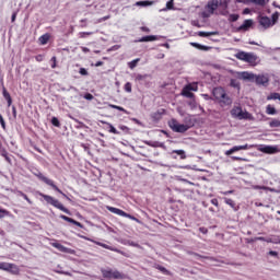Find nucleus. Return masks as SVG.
<instances>
[{
	"instance_id": "nucleus-22",
	"label": "nucleus",
	"mask_w": 280,
	"mask_h": 280,
	"mask_svg": "<svg viewBox=\"0 0 280 280\" xmlns=\"http://www.w3.org/2000/svg\"><path fill=\"white\" fill-rule=\"evenodd\" d=\"M2 95H3L4 100H7L8 106H12V96H10V92L8 90H5V88H3V90H2Z\"/></svg>"
},
{
	"instance_id": "nucleus-9",
	"label": "nucleus",
	"mask_w": 280,
	"mask_h": 280,
	"mask_svg": "<svg viewBox=\"0 0 280 280\" xmlns=\"http://www.w3.org/2000/svg\"><path fill=\"white\" fill-rule=\"evenodd\" d=\"M260 152H264V154H278L280 149L279 145H262Z\"/></svg>"
},
{
	"instance_id": "nucleus-26",
	"label": "nucleus",
	"mask_w": 280,
	"mask_h": 280,
	"mask_svg": "<svg viewBox=\"0 0 280 280\" xmlns=\"http://www.w3.org/2000/svg\"><path fill=\"white\" fill-rule=\"evenodd\" d=\"M267 115H277V109L272 107L271 105H267L266 107Z\"/></svg>"
},
{
	"instance_id": "nucleus-37",
	"label": "nucleus",
	"mask_w": 280,
	"mask_h": 280,
	"mask_svg": "<svg viewBox=\"0 0 280 280\" xmlns=\"http://www.w3.org/2000/svg\"><path fill=\"white\" fill-rule=\"evenodd\" d=\"M125 91H126L127 93H132V84H131L130 82H127V83L125 84Z\"/></svg>"
},
{
	"instance_id": "nucleus-43",
	"label": "nucleus",
	"mask_w": 280,
	"mask_h": 280,
	"mask_svg": "<svg viewBox=\"0 0 280 280\" xmlns=\"http://www.w3.org/2000/svg\"><path fill=\"white\" fill-rule=\"evenodd\" d=\"M187 89H189L190 91H198V85L196 84H188L186 85Z\"/></svg>"
},
{
	"instance_id": "nucleus-42",
	"label": "nucleus",
	"mask_w": 280,
	"mask_h": 280,
	"mask_svg": "<svg viewBox=\"0 0 280 280\" xmlns=\"http://www.w3.org/2000/svg\"><path fill=\"white\" fill-rule=\"evenodd\" d=\"M0 126L3 130H5V119H3V115L0 114Z\"/></svg>"
},
{
	"instance_id": "nucleus-34",
	"label": "nucleus",
	"mask_w": 280,
	"mask_h": 280,
	"mask_svg": "<svg viewBox=\"0 0 280 280\" xmlns=\"http://www.w3.org/2000/svg\"><path fill=\"white\" fill-rule=\"evenodd\" d=\"M145 143H147V145H150L151 148H163V143H159V142L152 143L150 141H147Z\"/></svg>"
},
{
	"instance_id": "nucleus-5",
	"label": "nucleus",
	"mask_w": 280,
	"mask_h": 280,
	"mask_svg": "<svg viewBox=\"0 0 280 280\" xmlns=\"http://www.w3.org/2000/svg\"><path fill=\"white\" fill-rule=\"evenodd\" d=\"M231 115L234 119H240V120L247 119L248 121H253V119H255L253 117V114H250L246 110L245 112L242 110V107H240V106L232 108Z\"/></svg>"
},
{
	"instance_id": "nucleus-32",
	"label": "nucleus",
	"mask_w": 280,
	"mask_h": 280,
	"mask_svg": "<svg viewBox=\"0 0 280 280\" xmlns=\"http://www.w3.org/2000/svg\"><path fill=\"white\" fill-rule=\"evenodd\" d=\"M270 128H280V120L279 119H272L269 122Z\"/></svg>"
},
{
	"instance_id": "nucleus-61",
	"label": "nucleus",
	"mask_w": 280,
	"mask_h": 280,
	"mask_svg": "<svg viewBox=\"0 0 280 280\" xmlns=\"http://www.w3.org/2000/svg\"><path fill=\"white\" fill-rule=\"evenodd\" d=\"M81 49H82L83 54H89V51H91V49H89L84 46H82Z\"/></svg>"
},
{
	"instance_id": "nucleus-38",
	"label": "nucleus",
	"mask_w": 280,
	"mask_h": 280,
	"mask_svg": "<svg viewBox=\"0 0 280 280\" xmlns=\"http://www.w3.org/2000/svg\"><path fill=\"white\" fill-rule=\"evenodd\" d=\"M60 219L65 220L66 222H70V224H73V221H74L72 218H69V217H67L65 214H61Z\"/></svg>"
},
{
	"instance_id": "nucleus-20",
	"label": "nucleus",
	"mask_w": 280,
	"mask_h": 280,
	"mask_svg": "<svg viewBox=\"0 0 280 280\" xmlns=\"http://www.w3.org/2000/svg\"><path fill=\"white\" fill-rule=\"evenodd\" d=\"M218 32H203L199 31L197 33V36H200L201 38H209V36H217Z\"/></svg>"
},
{
	"instance_id": "nucleus-23",
	"label": "nucleus",
	"mask_w": 280,
	"mask_h": 280,
	"mask_svg": "<svg viewBox=\"0 0 280 280\" xmlns=\"http://www.w3.org/2000/svg\"><path fill=\"white\" fill-rule=\"evenodd\" d=\"M12 268L16 267L10 262H0V270H12Z\"/></svg>"
},
{
	"instance_id": "nucleus-24",
	"label": "nucleus",
	"mask_w": 280,
	"mask_h": 280,
	"mask_svg": "<svg viewBox=\"0 0 280 280\" xmlns=\"http://www.w3.org/2000/svg\"><path fill=\"white\" fill-rule=\"evenodd\" d=\"M182 95H184V97H188L189 100H194V93H191V91L186 86L183 89Z\"/></svg>"
},
{
	"instance_id": "nucleus-19",
	"label": "nucleus",
	"mask_w": 280,
	"mask_h": 280,
	"mask_svg": "<svg viewBox=\"0 0 280 280\" xmlns=\"http://www.w3.org/2000/svg\"><path fill=\"white\" fill-rule=\"evenodd\" d=\"M138 8H148L149 5H154V1L144 0V1H138L135 3Z\"/></svg>"
},
{
	"instance_id": "nucleus-17",
	"label": "nucleus",
	"mask_w": 280,
	"mask_h": 280,
	"mask_svg": "<svg viewBox=\"0 0 280 280\" xmlns=\"http://www.w3.org/2000/svg\"><path fill=\"white\" fill-rule=\"evenodd\" d=\"M51 246H54V248H57V250H60V253H71V249H69V247H65L60 243H51Z\"/></svg>"
},
{
	"instance_id": "nucleus-6",
	"label": "nucleus",
	"mask_w": 280,
	"mask_h": 280,
	"mask_svg": "<svg viewBox=\"0 0 280 280\" xmlns=\"http://www.w3.org/2000/svg\"><path fill=\"white\" fill-rule=\"evenodd\" d=\"M107 211H109L110 213H115V215H120L121 218H128L129 220H133L135 222H139V219H137L136 217H132L131 214H128L127 212H125L121 209L107 206Z\"/></svg>"
},
{
	"instance_id": "nucleus-12",
	"label": "nucleus",
	"mask_w": 280,
	"mask_h": 280,
	"mask_svg": "<svg viewBox=\"0 0 280 280\" xmlns=\"http://www.w3.org/2000/svg\"><path fill=\"white\" fill-rule=\"evenodd\" d=\"M256 84H260L261 86H268L270 79L267 74H258L255 75Z\"/></svg>"
},
{
	"instance_id": "nucleus-46",
	"label": "nucleus",
	"mask_w": 280,
	"mask_h": 280,
	"mask_svg": "<svg viewBox=\"0 0 280 280\" xmlns=\"http://www.w3.org/2000/svg\"><path fill=\"white\" fill-rule=\"evenodd\" d=\"M0 154H1V156H8V151L5 150V148H2V147H0Z\"/></svg>"
},
{
	"instance_id": "nucleus-1",
	"label": "nucleus",
	"mask_w": 280,
	"mask_h": 280,
	"mask_svg": "<svg viewBox=\"0 0 280 280\" xmlns=\"http://www.w3.org/2000/svg\"><path fill=\"white\" fill-rule=\"evenodd\" d=\"M212 95H213L214 100L220 102V104H223V106H231V104H233V100H231L226 95V91H224L223 88H220V86L214 88L212 90Z\"/></svg>"
},
{
	"instance_id": "nucleus-27",
	"label": "nucleus",
	"mask_w": 280,
	"mask_h": 280,
	"mask_svg": "<svg viewBox=\"0 0 280 280\" xmlns=\"http://www.w3.org/2000/svg\"><path fill=\"white\" fill-rule=\"evenodd\" d=\"M109 108H114L116 110H120V113H125L126 115H128V110H126V108H124L121 106L109 104Z\"/></svg>"
},
{
	"instance_id": "nucleus-11",
	"label": "nucleus",
	"mask_w": 280,
	"mask_h": 280,
	"mask_svg": "<svg viewBox=\"0 0 280 280\" xmlns=\"http://www.w3.org/2000/svg\"><path fill=\"white\" fill-rule=\"evenodd\" d=\"M240 150H250V145L248 144L235 145L232 149L225 151V156H231V154H235V152H240Z\"/></svg>"
},
{
	"instance_id": "nucleus-8",
	"label": "nucleus",
	"mask_w": 280,
	"mask_h": 280,
	"mask_svg": "<svg viewBox=\"0 0 280 280\" xmlns=\"http://www.w3.org/2000/svg\"><path fill=\"white\" fill-rule=\"evenodd\" d=\"M37 178H39V180H43V183H45L46 185H49V187H52V189H55V191H58V194H62L65 197H67V195H65V192H62V190H60V188H58V186L54 184V180L45 177L43 173H38Z\"/></svg>"
},
{
	"instance_id": "nucleus-57",
	"label": "nucleus",
	"mask_w": 280,
	"mask_h": 280,
	"mask_svg": "<svg viewBox=\"0 0 280 280\" xmlns=\"http://www.w3.org/2000/svg\"><path fill=\"white\" fill-rule=\"evenodd\" d=\"M211 205H213L214 207H219L218 199L217 198L211 199Z\"/></svg>"
},
{
	"instance_id": "nucleus-28",
	"label": "nucleus",
	"mask_w": 280,
	"mask_h": 280,
	"mask_svg": "<svg viewBox=\"0 0 280 280\" xmlns=\"http://www.w3.org/2000/svg\"><path fill=\"white\" fill-rule=\"evenodd\" d=\"M140 58L133 59L132 61L128 62V67L129 69H135L137 67V65H139L140 62Z\"/></svg>"
},
{
	"instance_id": "nucleus-41",
	"label": "nucleus",
	"mask_w": 280,
	"mask_h": 280,
	"mask_svg": "<svg viewBox=\"0 0 280 280\" xmlns=\"http://www.w3.org/2000/svg\"><path fill=\"white\" fill-rule=\"evenodd\" d=\"M109 132H112V135H119V131L113 125H109Z\"/></svg>"
},
{
	"instance_id": "nucleus-31",
	"label": "nucleus",
	"mask_w": 280,
	"mask_h": 280,
	"mask_svg": "<svg viewBox=\"0 0 280 280\" xmlns=\"http://www.w3.org/2000/svg\"><path fill=\"white\" fill-rule=\"evenodd\" d=\"M238 20H240V14H230L228 18V21L230 23H235V21H238Z\"/></svg>"
},
{
	"instance_id": "nucleus-10",
	"label": "nucleus",
	"mask_w": 280,
	"mask_h": 280,
	"mask_svg": "<svg viewBox=\"0 0 280 280\" xmlns=\"http://www.w3.org/2000/svg\"><path fill=\"white\" fill-rule=\"evenodd\" d=\"M137 82H140L144 86H150V82L152 80V77L149 74H137L136 75Z\"/></svg>"
},
{
	"instance_id": "nucleus-63",
	"label": "nucleus",
	"mask_w": 280,
	"mask_h": 280,
	"mask_svg": "<svg viewBox=\"0 0 280 280\" xmlns=\"http://www.w3.org/2000/svg\"><path fill=\"white\" fill-rule=\"evenodd\" d=\"M243 14H250V9H248V8L244 9Z\"/></svg>"
},
{
	"instance_id": "nucleus-44",
	"label": "nucleus",
	"mask_w": 280,
	"mask_h": 280,
	"mask_svg": "<svg viewBox=\"0 0 280 280\" xmlns=\"http://www.w3.org/2000/svg\"><path fill=\"white\" fill-rule=\"evenodd\" d=\"M79 73L80 75H89V71L86 70V68H80Z\"/></svg>"
},
{
	"instance_id": "nucleus-53",
	"label": "nucleus",
	"mask_w": 280,
	"mask_h": 280,
	"mask_svg": "<svg viewBox=\"0 0 280 280\" xmlns=\"http://www.w3.org/2000/svg\"><path fill=\"white\" fill-rule=\"evenodd\" d=\"M21 196H22V198H24V200H26V201L28 202V205H32V200H30V199L27 198V195L21 192Z\"/></svg>"
},
{
	"instance_id": "nucleus-56",
	"label": "nucleus",
	"mask_w": 280,
	"mask_h": 280,
	"mask_svg": "<svg viewBox=\"0 0 280 280\" xmlns=\"http://www.w3.org/2000/svg\"><path fill=\"white\" fill-rule=\"evenodd\" d=\"M119 129L122 130L124 132H128L129 128L125 125H120Z\"/></svg>"
},
{
	"instance_id": "nucleus-62",
	"label": "nucleus",
	"mask_w": 280,
	"mask_h": 280,
	"mask_svg": "<svg viewBox=\"0 0 280 280\" xmlns=\"http://www.w3.org/2000/svg\"><path fill=\"white\" fill-rule=\"evenodd\" d=\"M159 270L161 271V272H163L164 275L167 272V269L165 268V267H159Z\"/></svg>"
},
{
	"instance_id": "nucleus-51",
	"label": "nucleus",
	"mask_w": 280,
	"mask_h": 280,
	"mask_svg": "<svg viewBox=\"0 0 280 280\" xmlns=\"http://www.w3.org/2000/svg\"><path fill=\"white\" fill-rule=\"evenodd\" d=\"M161 115H163V113L156 112V113L152 114V117H153V119H159V117H161Z\"/></svg>"
},
{
	"instance_id": "nucleus-55",
	"label": "nucleus",
	"mask_w": 280,
	"mask_h": 280,
	"mask_svg": "<svg viewBox=\"0 0 280 280\" xmlns=\"http://www.w3.org/2000/svg\"><path fill=\"white\" fill-rule=\"evenodd\" d=\"M110 19V15L103 16L98 20V23H103V21H108Z\"/></svg>"
},
{
	"instance_id": "nucleus-2",
	"label": "nucleus",
	"mask_w": 280,
	"mask_h": 280,
	"mask_svg": "<svg viewBox=\"0 0 280 280\" xmlns=\"http://www.w3.org/2000/svg\"><path fill=\"white\" fill-rule=\"evenodd\" d=\"M170 128L173 130V132H187V130H189V128H194V120L189 119V122L187 124H180L178 122V120L176 119H172L168 122Z\"/></svg>"
},
{
	"instance_id": "nucleus-47",
	"label": "nucleus",
	"mask_w": 280,
	"mask_h": 280,
	"mask_svg": "<svg viewBox=\"0 0 280 280\" xmlns=\"http://www.w3.org/2000/svg\"><path fill=\"white\" fill-rule=\"evenodd\" d=\"M93 33L92 32H82L80 33L81 38H85L86 36H91Z\"/></svg>"
},
{
	"instance_id": "nucleus-16",
	"label": "nucleus",
	"mask_w": 280,
	"mask_h": 280,
	"mask_svg": "<svg viewBox=\"0 0 280 280\" xmlns=\"http://www.w3.org/2000/svg\"><path fill=\"white\" fill-rule=\"evenodd\" d=\"M154 40H159V36L148 35V36L141 37L140 39L136 40V43H152Z\"/></svg>"
},
{
	"instance_id": "nucleus-33",
	"label": "nucleus",
	"mask_w": 280,
	"mask_h": 280,
	"mask_svg": "<svg viewBox=\"0 0 280 280\" xmlns=\"http://www.w3.org/2000/svg\"><path fill=\"white\" fill-rule=\"evenodd\" d=\"M225 205H229V207H231L232 209H235V201H233V199H229V198H223Z\"/></svg>"
},
{
	"instance_id": "nucleus-50",
	"label": "nucleus",
	"mask_w": 280,
	"mask_h": 280,
	"mask_svg": "<svg viewBox=\"0 0 280 280\" xmlns=\"http://www.w3.org/2000/svg\"><path fill=\"white\" fill-rule=\"evenodd\" d=\"M131 121H133L135 124H137V126H142L143 127V122H141V120L137 119V118H131Z\"/></svg>"
},
{
	"instance_id": "nucleus-13",
	"label": "nucleus",
	"mask_w": 280,
	"mask_h": 280,
	"mask_svg": "<svg viewBox=\"0 0 280 280\" xmlns=\"http://www.w3.org/2000/svg\"><path fill=\"white\" fill-rule=\"evenodd\" d=\"M259 24L262 27H265V30H268V27H272V25H275V16H273V22L268 16H261L259 19Z\"/></svg>"
},
{
	"instance_id": "nucleus-54",
	"label": "nucleus",
	"mask_w": 280,
	"mask_h": 280,
	"mask_svg": "<svg viewBox=\"0 0 280 280\" xmlns=\"http://www.w3.org/2000/svg\"><path fill=\"white\" fill-rule=\"evenodd\" d=\"M72 224H74V226H79V229H83L84 225H82V223L78 222V221H73Z\"/></svg>"
},
{
	"instance_id": "nucleus-18",
	"label": "nucleus",
	"mask_w": 280,
	"mask_h": 280,
	"mask_svg": "<svg viewBox=\"0 0 280 280\" xmlns=\"http://www.w3.org/2000/svg\"><path fill=\"white\" fill-rule=\"evenodd\" d=\"M242 2L245 4L254 3V5H260L261 8L266 5V0H242Z\"/></svg>"
},
{
	"instance_id": "nucleus-52",
	"label": "nucleus",
	"mask_w": 280,
	"mask_h": 280,
	"mask_svg": "<svg viewBox=\"0 0 280 280\" xmlns=\"http://www.w3.org/2000/svg\"><path fill=\"white\" fill-rule=\"evenodd\" d=\"M84 100H88L89 102H91V100H93V94L86 93V94L84 95Z\"/></svg>"
},
{
	"instance_id": "nucleus-48",
	"label": "nucleus",
	"mask_w": 280,
	"mask_h": 280,
	"mask_svg": "<svg viewBox=\"0 0 280 280\" xmlns=\"http://www.w3.org/2000/svg\"><path fill=\"white\" fill-rule=\"evenodd\" d=\"M253 189H264V190L266 191V190H268V189H270V188H268V187H266V186L256 185V186H253Z\"/></svg>"
},
{
	"instance_id": "nucleus-29",
	"label": "nucleus",
	"mask_w": 280,
	"mask_h": 280,
	"mask_svg": "<svg viewBox=\"0 0 280 280\" xmlns=\"http://www.w3.org/2000/svg\"><path fill=\"white\" fill-rule=\"evenodd\" d=\"M173 154H178V156H180L182 160L187 159V155L185 154V150H174Z\"/></svg>"
},
{
	"instance_id": "nucleus-36",
	"label": "nucleus",
	"mask_w": 280,
	"mask_h": 280,
	"mask_svg": "<svg viewBox=\"0 0 280 280\" xmlns=\"http://www.w3.org/2000/svg\"><path fill=\"white\" fill-rule=\"evenodd\" d=\"M51 124H52V126H55L56 128H60V120H58L57 117H52V118H51Z\"/></svg>"
},
{
	"instance_id": "nucleus-3",
	"label": "nucleus",
	"mask_w": 280,
	"mask_h": 280,
	"mask_svg": "<svg viewBox=\"0 0 280 280\" xmlns=\"http://www.w3.org/2000/svg\"><path fill=\"white\" fill-rule=\"evenodd\" d=\"M39 196H42V198H44V200L48 203L51 205L52 207H55L56 209H59V211H63V213H67L68 215L71 214V212L69 211V209H67L61 202L58 201V199H55L54 197L49 196V195H45L43 192L39 194Z\"/></svg>"
},
{
	"instance_id": "nucleus-4",
	"label": "nucleus",
	"mask_w": 280,
	"mask_h": 280,
	"mask_svg": "<svg viewBox=\"0 0 280 280\" xmlns=\"http://www.w3.org/2000/svg\"><path fill=\"white\" fill-rule=\"evenodd\" d=\"M237 60H242L243 62H247L248 65H257V60L259 57L255 52H246V51H238L235 55Z\"/></svg>"
},
{
	"instance_id": "nucleus-64",
	"label": "nucleus",
	"mask_w": 280,
	"mask_h": 280,
	"mask_svg": "<svg viewBox=\"0 0 280 280\" xmlns=\"http://www.w3.org/2000/svg\"><path fill=\"white\" fill-rule=\"evenodd\" d=\"M141 31H142V32L150 33V30L148 28V26H142V27H141Z\"/></svg>"
},
{
	"instance_id": "nucleus-14",
	"label": "nucleus",
	"mask_w": 280,
	"mask_h": 280,
	"mask_svg": "<svg viewBox=\"0 0 280 280\" xmlns=\"http://www.w3.org/2000/svg\"><path fill=\"white\" fill-rule=\"evenodd\" d=\"M219 5H220V2H218V0L209 1L207 4L208 12H210V14H213L215 12V10H218Z\"/></svg>"
},
{
	"instance_id": "nucleus-60",
	"label": "nucleus",
	"mask_w": 280,
	"mask_h": 280,
	"mask_svg": "<svg viewBox=\"0 0 280 280\" xmlns=\"http://www.w3.org/2000/svg\"><path fill=\"white\" fill-rule=\"evenodd\" d=\"M5 162L12 164V159H10V155H4Z\"/></svg>"
},
{
	"instance_id": "nucleus-25",
	"label": "nucleus",
	"mask_w": 280,
	"mask_h": 280,
	"mask_svg": "<svg viewBox=\"0 0 280 280\" xmlns=\"http://www.w3.org/2000/svg\"><path fill=\"white\" fill-rule=\"evenodd\" d=\"M40 45H47L49 43V34H44L38 38Z\"/></svg>"
},
{
	"instance_id": "nucleus-45",
	"label": "nucleus",
	"mask_w": 280,
	"mask_h": 280,
	"mask_svg": "<svg viewBox=\"0 0 280 280\" xmlns=\"http://www.w3.org/2000/svg\"><path fill=\"white\" fill-rule=\"evenodd\" d=\"M9 214L10 212H8V210L0 209V219L5 218V215H9Z\"/></svg>"
},
{
	"instance_id": "nucleus-59",
	"label": "nucleus",
	"mask_w": 280,
	"mask_h": 280,
	"mask_svg": "<svg viewBox=\"0 0 280 280\" xmlns=\"http://www.w3.org/2000/svg\"><path fill=\"white\" fill-rule=\"evenodd\" d=\"M233 191H234V190H226V191H222L221 194H222L223 196H229V195L233 194Z\"/></svg>"
},
{
	"instance_id": "nucleus-40",
	"label": "nucleus",
	"mask_w": 280,
	"mask_h": 280,
	"mask_svg": "<svg viewBox=\"0 0 280 280\" xmlns=\"http://www.w3.org/2000/svg\"><path fill=\"white\" fill-rule=\"evenodd\" d=\"M95 244H97V246H102V248H106L107 250H113V248H110V246H108L104 243L95 242Z\"/></svg>"
},
{
	"instance_id": "nucleus-39",
	"label": "nucleus",
	"mask_w": 280,
	"mask_h": 280,
	"mask_svg": "<svg viewBox=\"0 0 280 280\" xmlns=\"http://www.w3.org/2000/svg\"><path fill=\"white\" fill-rule=\"evenodd\" d=\"M174 9V0H170L166 2V10H173Z\"/></svg>"
},
{
	"instance_id": "nucleus-30",
	"label": "nucleus",
	"mask_w": 280,
	"mask_h": 280,
	"mask_svg": "<svg viewBox=\"0 0 280 280\" xmlns=\"http://www.w3.org/2000/svg\"><path fill=\"white\" fill-rule=\"evenodd\" d=\"M243 80H255V74L249 73V72H243Z\"/></svg>"
},
{
	"instance_id": "nucleus-21",
	"label": "nucleus",
	"mask_w": 280,
	"mask_h": 280,
	"mask_svg": "<svg viewBox=\"0 0 280 280\" xmlns=\"http://www.w3.org/2000/svg\"><path fill=\"white\" fill-rule=\"evenodd\" d=\"M190 45H191V47H195L196 49H200L201 51H209V49H211V47H209V46H205V45L194 43V42H191Z\"/></svg>"
},
{
	"instance_id": "nucleus-7",
	"label": "nucleus",
	"mask_w": 280,
	"mask_h": 280,
	"mask_svg": "<svg viewBox=\"0 0 280 280\" xmlns=\"http://www.w3.org/2000/svg\"><path fill=\"white\" fill-rule=\"evenodd\" d=\"M102 275L104 279H122L124 278V273L117 270H112V269H102Z\"/></svg>"
},
{
	"instance_id": "nucleus-49",
	"label": "nucleus",
	"mask_w": 280,
	"mask_h": 280,
	"mask_svg": "<svg viewBox=\"0 0 280 280\" xmlns=\"http://www.w3.org/2000/svg\"><path fill=\"white\" fill-rule=\"evenodd\" d=\"M121 46H119V45H114V46H112L110 48H108V50L107 51H117V49H119Z\"/></svg>"
},
{
	"instance_id": "nucleus-15",
	"label": "nucleus",
	"mask_w": 280,
	"mask_h": 280,
	"mask_svg": "<svg viewBox=\"0 0 280 280\" xmlns=\"http://www.w3.org/2000/svg\"><path fill=\"white\" fill-rule=\"evenodd\" d=\"M253 27V20H245L243 24L238 27V32H248Z\"/></svg>"
},
{
	"instance_id": "nucleus-58",
	"label": "nucleus",
	"mask_w": 280,
	"mask_h": 280,
	"mask_svg": "<svg viewBox=\"0 0 280 280\" xmlns=\"http://www.w3.org/2000/svg\"><path fill=\"white\" fill-rule=\"evenodd\" d=\"M35 59L37 60V62H43V55H37Z\"/></svg>"
},
{
	"instance_id": "nucleus-35",
	"label": "nucleus",
	"mask_w": 280,
	"mask_h": 280,
	"mask_svg": "<svg viewBox=\"0 0 280 280\" xmlns=\"http://www.w3.org/2000/svg\"><path fill=\"white\" fill-rule=\"evenodd\" d=\"M188 106H190V108H198V103L196 102L195 98H191V100L188 102Z\"/></svg>"
}]
</instances>
